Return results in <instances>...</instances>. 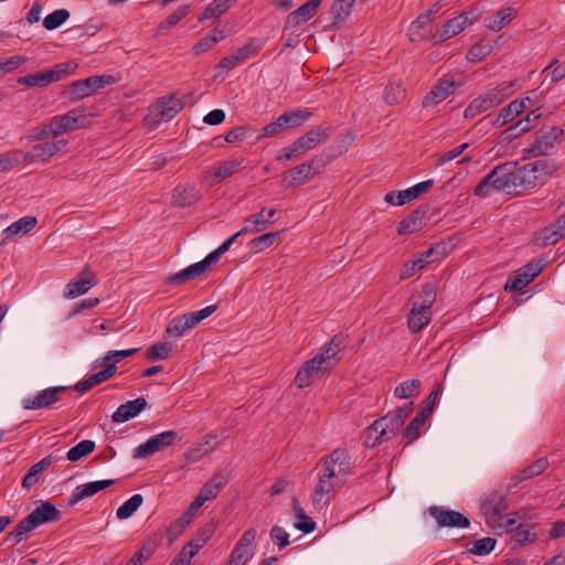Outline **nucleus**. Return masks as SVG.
<instances>
[{
  "mask_svg": "<svg viewBox=\"0 0 565 565\" xmlns=\"http://www.w3.org/2000/svg\"><path fill=\"white\" fill-rule=\"evenodd\" d=\"M545 164L544 160L519 167L516 162H505L494 167L475 188L473 194L487 198L493 192L519 195L536 185L537 171Z\"/></svg>",
  "mask_w": 565,
  "mask_h": 565,
  "instance_id": "1",
  "label": "nucleus"
},
{
  "mask_svg": "<svg viewBox=\"0 0 565 565\" xmlns=\"http://www.w3.org/2000/svg\"><path fill=\"white\" fill-rule=\"evenodd\" d=\"M351 472V460L347 450L338 448L326 456L311 495L315 509L322 510L329 505L331 493L347 482Z\"/></svg>",
  "mask_w": 565,
  "mask_h": 565,
  "instance_id": "2",
  "label": "nucleus"
},
{
  "mask_svg": "<svg viewBox=\"0 0 565 565\" xmlns=\"http://www.w3.org/2000/svg\"><path fill=\"white\" fill-rule=\"evenodd\" d=\"M61 516L62 513L55 505L47 501H40V504L8 533L6 540L15 545L25 540L34 529L46 523L57 522Z\"/></svg>",
  "mask_w": 565,
  "mask_h": 565,
  "instance_id": "3",
  "label": "nucleus"
},
{
  "mask_svg": "<svg viewBox=\"0 0 565 565\" xmlns=\"http://www.w3.org/2000/svg\"><path fill=\"white\" fill-rule=\"evenodd\" d=\"M331 349H321V351L305 362L295 376V384L299 388L311 385L319 380L326 372L334 367V353Z\"/></svg>",
  "mask_w": 565,
  "mask_h": 565,
  "instance_id": "4",
  "label": "nucleus"
},
{
  "mask_svg": "<svg viewBox=\"0 0 565 565\" xmlns=\"http://www.w3.org/2000/svg\"><path fill=\"white\" fill-rule=\"evenodd\" d=\"M413 409V403H409L405 406H399L395 408L393 412L386 414L385 416L376 419L370 427L369 431L376 433V437L374 439L373 446L394 438L398 431V429L404 424L406 417L411 414Z\"/></svg>",
  "mask_w": 565,
  "mask_h": 565,
  "instance_id": "5",
  "label": "nucleus"
},
{
  "mask_svg": "<svg viewBox=\"0 0 565 565\" xmlns=\"http://www.w3.org/2000/svg\"><path fill=\"white\" fill-rule=\"evenodd\" d=\"M183 108V104L180 98L174 94L163 96L154 105H151L145 116V124L149 129H154L162 122L170 121L174 118Z\"/></svg>",
  "mask_w": 565,
  "mask_h": 565,
  "instance_id": "6",
  "label": "nucleus"
},
{
  "mask_svg": "<svg viewBox=\"0 0 565 565\" xmlns=\"http://www.w3.org/2000/svg\"><path fill=\"white\" fill-rule=\"evenodd\" d=\"M441 392L443 385L440 383H437L434 390L425 398L422 409L416 414V416L403 430L404 437L408 439L407 444L413 443L420 436V427L424 425L426 419L431 415L436 405L437 397Z\"/></svg>",
  "mask_w": 565,
  "mask_h": 565,
  "instance_id": "7",
  "label": "nucleus"
},
{
  "mask_svg": "<svg viewBox=\"0 0 565 565\" xmlns=\"http://www.w3.org/2000/svg\"><path fill=\"white\" fill-rule=\"evenodd\" d=\"M265 41L256 38H252L243 46L236 49L233 54L223 57L220 63L215 66L216 71L221 73H227L235 68L237 65L244 63L252 56H255L260 49L264 46Z\"/></svg>",
  "mask_w": 565,
  "mask_h": 565,
  "instance_id": "8",
  "label": "nucleus"
},
{
  "mask_svg": "<svg viewBox=\"0 0 565 565\" xmlns=\"http://www.w3.org/2000/svg\"><path fill=\"white\" fill-rule=\"evenodd\" d=\"M66 145L67 141L64 139L36 143L29 151L21 150V156L19 157L20 163H45L50 161V159L54 157L58 151H61Z\"/></svg>",
  "mask_w": 565,
  "mask_h": 565,
  "instance_id": "9",
  "label": "nucleus"
},
{
  "mask_svg": "<svg viewBox=\"0 0 565 565\" xmlns=\"http://www.w3.org/2000/svg\"><path fill=\"white\" fill-rule=\"evenodd\" d=\"M178 439V434L174 430H166L158 435L151 436L146 443L140 444L134 449V458L142 459L158 451H162L168 447L174 445Z\"/></svg>",
  "mask_w": 565,
  "mask_h": 565,
  "instance_id": "10",
  "label": "nucleus"
},
{
  "mask_svg": "<svg viewBox=\"0 0 565 565\" xmlns=\"http://www.w3.org/2000/svg\"><path fill=\"white\" fill-rule=\"evenodd\" d=\"M541 260H531L521 267L513 276H510L505 282L504 289L522 290L531 284L542 271Z\"/></svg>",
  "mask_w": 565,
  "mask_h": 565,
  "instance_id": "11",
  "label": "nucleus"
},
{
  "mask_svg": "<svg viewBox=\"0 0 565 565\" xmlns=\"http://www.w3.org/2000/svg\"><path fill=\"white\" fill-rule=\"evenodd\" d=\"M70 387L67 386H53L38 392L34 396L25 397L22 401L24 409L33 411L40 408H46L58 402V395L66 392Z\"/></svg>",
  "mask_w": 565,
  "mask_h": 565,
  "instance_id": "12",
  "label": "nucleus"
},
{
  "mask_svg": "<svg viewBox=\"0 0 565 565\" xmlns=\"http://www.w3.org/2000/svg\"><path fill=\"white\" fill-rule=\"evenodd\" d=\"M428 511L439 527L467 529L470 526V520L458 511L446 510L437 505L430 507Z\"/></svg>",
  "mask_w": 565,
  "mask_h": 565,
  "instance_id": "13",
  "label": "nucleus"
},
{
  "mask_svg": "<svg viewBox=\"0 0 565 565\" xmlns=\"http://www.w3.org/2000/svg\"><path fill=\"white\" fill-rule=\"evenodd\" d=\"M319 167L320 160L317 159L298 164L286 173L284 181L288 186H299L316 175L318 173Z\"/></svg>",
  "mask_w": 565,
  "mask_h": 565,
  "instance_id": "14",
  "label": "nucleus"
},
{
  "mask_svg": "<svg viewBox=\"0 0 565 565\" xmlns=\"http://www.w3.org/2000/svg\"><path fill=\"white\" fill-rule=\"evenodd\" d=\"M563 130L553 126L548 129V131H541V135L534 140L526 152L532 157L547 156L554 149V141L561 137Z\"/></svg>",
  "mask_w": 565,
  "mask_h": 565,
  "instance_id": "15",
  "label": "nucleus"
},
{
  "mask_svg": "<svg viewBox=\"0 0 565 565\" xmlns=\"http://www.w3.org/2000/svg\"><path fill=\"white\" fill-rule=\"evenodd\" d=\"M434 184L433 180L419 182L406 190L396 192H388L385 194V202L392 205H404L405 203L417 199L423 193L427 192Z\"/></svg>",
  "mask_w": 565,
  "mask_h": 565,
  "instance_id": "16",
  "label": "nucleus"
},
{
  "mask_svg": "<svg viewBox=\"0 0 565 565\" xmlns=\"http://www.w3.org/2000/svg\"><path fill=\"white\" fill-rule=\"evenodd\" d=\"M242 166V161L237 159H228L220 162L214 171H206L202 175V182L206 183L210 186H213L226 178L235 174Z\"/></svg>",
  "mask_w": 565,
  "mask_h": 565,
  "instance_id": "17",
  "label": "nucleus"
},
{
  "mask_svg": "<svg viewBox=\"0 0 565 565\" xmlns=\"http://www.w3.org/2000/svg\"><path fill=\"white\" fill-rule=\"evenodd\" d=\"M323 0H308L298 9L290 12L285 21V30L292 29L308 22L317 13Z\"/></svg>",
  "mask_w": 565,
  "mask_h": 565,
  "instance_id": "18",
  "label": "nucleus"
},
{
  "mask_svg": "<svg viewBox=\"0 0 565 565\" xmlns=\"http://www.w3.org/2000/svg\"><path fill=\"white\" fill-rule=\"evenodd\" d=\"M481 510L490 519H498L508 510V498L503 491H491L481 502Z\"/></svg>",
  "mask_w": 565,
  "mask_h": 565,
  "instance_id": "19",
  "label": "nucleus"
},
{
  "mask_svg": "<svg viewBox=\"0 0 565 565\" xmlns=\"http://www.w3.org/2000/svg\"><path fill=\"white\" fill-rule=\"evenodd\" d=\"M97 284L95 275L89 269H84L76 278L66 285L64 296L70 299L86 294Z\"/></svg>",
  "mask_w": 565,
  "mask_h": 565,
  "instance_id": "20",
  "label": "nucleus"
},
{
  "mask_svg": "<svg viewBox=\"0 0 565 565\" xmlns=\"http://www.w3.org/2000/svg\"><path fill=\"white\" fill-rule=\"evenodd\" d=\"M211 265H212V263L209 260L207 257H205L201 262L192 264L189 267L182 269L181 271L170 275L167 278V284L182 285L185 281L193 280L196 277L204 274Z\"/></svg>",
  "mask_w": 565,
  "mask_h": 565,
  "instance_id": "21",
  "label": "nucleus"
},
{
  "mask_svg": "<svg viewBox=\"0 0 565 565\" xmlns=\"http://www.w3.org/2000/svg\"><path fill=\"white\" fill-rule=\"evenodd\" d=\"M115 483V480L113 479H106V480H99V481H92L84 484L77 486L73 492L71 493L68 498L70 504H76L77 502L90 498L97 492L113 486Z\"/></svg>",
  "mask_w": 565,
  "mask_h": 565,
  "instance_id": "22",
  "label": "nucleus"
},
{
  "mask_svg": "<svg viewBox=\"0 0 565 565\" xmlns=\"http://www.w3.org/2000/svg\"><path fill=\"white\" fill-rule=\"evenodd\" d=\"M148 403L145 397H138L121 404L111 415L114 423H125L146 409Z\"/></svg>",
  "mask_w": 565,
  "mask_h": 565,
  "instance_id": "23",
  "label": "nucleus"
},
{
  "mask_svg": "<svg viewBox=\"0 0 565 565\" xmlns=\"http://www.w3.org/2000/svg\"><path fill=\"white\" fill-rule=\"evenodd\" d=\"M455 87L456 82L454 79H440L435 86L431 87L429 93L425 96L423 100V106L429 107L439 104L440 102L445 100L450 94L454 93Z\"/></svg>",
  "mask_w": 565,
  "mask_h": 565,
  "instance_id": "24",
  "label": "nucleus"
},
{
  "mask_svg": "<svg viewBox=\"0 0 565 565\" xmlns=\"http://www.w3.org/2000/svg\"><path fill=\"white\" fill-rule=\"evenodd\" d=\"M428 209L417 207L409 215L399 222L397 233L398 235H406L409 233H416L426 225V214Z\"/></svg>",
  "mask_w": 565,
  "mask_h": 565,
  "instance_id": "25",
  "label": "nucleus"
},
{
  "mask_svg": "<svg viewBox=\"0 0 565 565\" xmlns=\"http://www.w3.org/2000/svg\"><path fill=\"white\" fill-rule=\"evenodd\" d=\"M472 24V20H467L466 14H460L456 18L448 20L443 29L433 35L435 42H444L457 34H459L465 28Z\"/></svg>",
  "mask_w": 565,
  "mask_h": 565,
  "instance_id": "26",
  "label": "nucleus"
},
{
  "mask_svg": "<svg viewBox=\"0 0 565 565\" xmlns=\"http://www.w3.org/2000/svg\"><path fill=\"white\" fill-rule=\"evenodd\" d=\"M200 199L201 193L194 184L178 185L172 193V203L178 207L191 206Z\"/></svg>",
  "mask_w": 565,
  "mask_h": 565,
  "instance_id": "27",
  "label": "nucleus"
},
{
  "mask_svg": "<svg viewBox=\"0 0 565 565\" xmlns=\"http://www.w3.org/2000/svg\"><path fill=\"white\" fill-rule=\"evenodd\" d=\"M117 371V366L115 363L107 364L104 370L90 375L84 381H79L74 386L75 391L79 393H85L92 390L94 386L109 380Z\"/></svg>",
  "mask_w": 565,
  "mask_h": 565,
  "instance_id": "28",
  "label": "nucleus"
},
{
  "mask_svg": "<svg viewBox=\"0 0 565 565\" xmlns=\"http://www.w3.org/2000/svg\"><path fill=\"white\" fill-rule=\"evenodd\" d=\"M332 128L328 125L319 126L317 129L309 130L307 134L297 139L298 146L308 151L313 149L321 140L328 138Z\"/></svg>",
  "mask_w": 565,
  "mask_h": 565,
  "instance_id": "29",
  "label": "nucleus"
},
{
  "mask_svg": "<svg viewBox=\"0 0 565 565\" xmlns=\"http://www.w3.org/2000/svg\"><path fill=\"white\" fill-rule=\"evenodd\" d=\"M525 108V99H515L500 110L497 118L492 121V125L495 127H502L512 121L516 116L521 115Z\"/></svg>",
  "mask_w": 565,
  "mask_h": 565,
  "instance_id": "30",
  "label": "nucleus"
},
{
  "mask_svg": "<svg viewBox=\"0 0 565 565\" xmlns=\"http://www.w3.org/2000/svg\"><path fill=\"white\" fill-rule=\"evenodd\" d=\"M516 14V10L512 8H504L499 10L495 14L484 19V25L494 32L500 31L508 25Z\"/></svg>",
  "mask_w": 565,
  "mask_h": 565,
  "instance_id": "31",
  "label": "nucleus"
},
{
  "mask_svg": "<svg viewBox=\"0 0 565 565\" xmlns=\"http://www.w3.org/2000/svg\"><path fill=\"white\" fill-rule=\"evenodd\" d=\"M53 462L52 456H46L32 465L22 479V488L31 489L39 482L40 475Z\"/></svg>",
  "mask_w": 565,
  "mask_h": 565,
  "instance_id": "32",
  "label": "nucleus"
},
{
  "mask_svg": "<svg viewBox=\"0 0 565 565\" xmlns=\"http://www.w3.org/2000/svg\"><path fill=\"white\" fill-rule=\"evenodd\" d=\"M227 483V478L222 473H216L200 490L198 497L204 502L215 498L221 489Z\"/></svg>",
  "mask_w": 565,
  "mask_h": 565,
  "instance_id": "33",
  "label": "nucleus"
},
{
  "mask_svg": "<svg viewBox=\"0 0 565 565\" xmlns=\"http://www.w3.org/2000/svg\"><path fill=\"white\" fill-rule=\"evenodd\" d=\"M561 239H563L562 234L553 222L548 226L536 232L533 242L539 247H546L558 243Z\"/></svg>",
  "mask_w": 565,
  "mask_h": 565,
  "instance_id": "34",
  "label": "nucleus"
},
{
  "mask_svg": "<svg viewBox=\"0 0 565 565\" xmlns=\"http://www.w3.org/2000/svg\"><path fill=\"white\" fill-rule=\"evenodd\" d=\"M355 0H334L331 8L330 14L332 17V26L339 28V24L349 18Z\"/></svg>",
  "mask_w": 565,
  "mask_h": 565,
  "instance_id": "35",
  "label": "nucleus"
},
{
  "mask_svg": "<svg viewBox=\"0 0 565 565\" xmlns=\"http://www.w3.org/2000/svg\"><path fill=\"white\" fill-rule=\"evenodd\" d=\"M96 92V86H94L90 77L85 79H78L71 84L68 88V94L72 99L79 100L85 97L90 96Z\"/></svg>",
  "mask_w": 565,
  "mask_h": 565,
  "instance_id": "36",
  "label": "nucleus"
},
{
  "mask_svg": "<svg viewBox=\"0 0 565 565\" xmlns=\"http://www.w3.org/2000/svg\"><path fill=\"white\" fill-rule=\"evenodd\" d=\"M65 132L74 131L84 125L86 116L82 109H72L68 113L57 116Z\"/></svg>",
  "mask_w": 565,
  "mask_h": 565,
  "instance_id": "37",
  "label": "nucleus"
},
{
  "mask_svg": "<svg viewBox=\"0 0 565 565\" xmlns=\"http://www.w3.org/2000/svg\"><path fill=\"white\" fill-rule=\"evenodd\" d=\"M430 321V311L420 310V308L413 306L408 316V329L412 333L419 332Z\"/></svg>",
  "mask_w": 565,
  "mask_h": 565,
  "instance_id": "38",
  "label": "nucleus"
},
{
  "mask_svg": "<svg viewBox=\"0 0 565 565\" xmlns=\"http://www.w3.org/2000/svg\"><path fill=\"white\" fill-rule=\"evenodd\" d=\"M548 460L545 457L539 458L532 463H530L527 467L522 469L519 475L516 476V479L519 482L530 480L536 476H540L548 468Z\"/></svg>",
  "mask_w": 565,
  "mask_h": 565,
  "instance_id": "39",
  "label": "nucleus"
},
{
  "mask_svg": "<svg viewBox=\"0 0 565 565\" xmlns=\"http://www.w3.org/2000/svg\"><path fill=\"white\" fill-rule=\"evenodd\" d=\"M265 213L266 209H263L258 213L248 216L245 220L243 232H247L248 234H256L265 231L269 226L268 218H265Z\"/></svg>",
  "mask_w": 565,
  "mask_h": 565,
  "instance_id": "40",
  "label": "nucleus"
},
{
  "mask_svg": "<svg viewBox=\"0 0 565 565\" xmlns=\"http://www.w3.org/2000/svg\"><path fill=\"white\" fill-rule=\"evenodd\" d=\"M36 225V217L24 216L12 223L4 230L6 238H11L14 235L25 234Z\"/></svg>",
  "mask_w": 565,
  "mask_h": 565,
  "instance_id": "41",
  "label": "nucleus"
},
{
  "mask_svg": "<svg viewBox=\"0 0 565 565\" xmlns=\"http://www.w3.org/2000/svg\"><path fill=\"white\" fill-rule=\"evenodd\" d=\"M143 497L139 493L134 494L125 501L116 511V516L119 520L129 519L142 505Z\"/></svg>",
  "mask_w": 565,
  "mask_h": 565,
  "instance_id": "42",
  "label": "nucleus"
},
{
  "mask_svg": "<svg viewBox=\"0 0 565 565\" xmlns=\"http://www.w3.org/2000/svg\"><path fill=\"white\" fill-rule=\"evenodd\" d=\"M447 255V245L446 244H436L435 246L429 247L425 252L418 254L417 260L422 264L423 267L430 263L439 262Z\"/></svg>",
  "mask_w": 565,
  "mask_h": 565,
  "instance_id": "43",
  "label": "nucleus"
},
{
  "mask_svg": "<svg viewBox=\"0 0 565 565\" xmlns=\"http://www.w3.org/2000/svg\"><path fill=\"white\" fill-rule=\"evenodd\" d=\"M281 121L285 124L287 129L301 126L311 117V113L303 109H297L292 111H286L280 115Z\"/></svg>",
  "mask_w": 565,
  "mask_h": 565,
  "instance_id": "44",
  "label": "nucleus"
},
{
  "mask_svg": "<svg viewBox=\"0 0 565 565\" xmlns=\"http://www.w3.org/2000/svg\"><path fill=\"white\" fill-rule=\"evenodd\" d=\"M52 78L53 74H49L47 71H45L26 76H21L17 79V83L20 85H25L28 87H45L49 84H51Z\"/></svg>",
  "mask_w": 565,
  "mask_h": 565,
  "instance_id": "45",
  "label": "nucleus"
},
{
  "mask_svg": "<svg viewBox=\"0 0 565 565\" xmlns=\"http://www.w3.org/2000/svg\"><path fill=\"white\" fill-rule=\"evenodd\" d=\"M422 382L418 379L404 381L394 390V396L401 399L412 397L419 394Z\"/></svg>",
  "mask_w": 565,
  "mask_h": 565,
  "instance_id": "46",
  "label": "nucleus"
},
{
  "mask_svg": "<svg viewBox=\"0 0 565 565\" xmlns=\"http://www.w3.org/2000/svg\"><path fill=\"white\" fill-rule=\"evenodd\" d=\"M230 9V0H214L212 1L202 14L199 15V21L203 22L211 18H218Z\"/></svg>",
  "mask_w": 565,
  "mask_h": 565,
  "instance_id": "47",
  "label": "nucleus"
},
{
  "mask_svg": "<svg viewBox=\"0 0 565 565\" xmlns=\"http://www.w3.org/2000/svg\"><path fill=\"white\" fill-rule=\"evenodd\" d=\"M94 449H95V443L93 440L85 439V440H82L81 443H78L77 445H75L74 447H72L67 451L66 458L70 461L75 462V461L82 459L83 457L92 454L94 451Z\"/></svg>",
  "mask_w": 565,
  "mask_h": 565,
  "instance_id": "48",
  "label": "nucleus"
},
{
  "mask_svg": "<svg viewBox=\"0 0 565 565\" xmlns=\"http://www.w3.org/2000/svg\"><path fill=\"white\" fill-rule=\"evenodd\" d=\"M278 235V232H269L257 236L249 242V247L254 253H260L270 247L277 239Z\"/></svg>",
  "mask_w": 565,
  "mask_h": 565,
  "instance_id": "49",
  "label": "nucleus"
},
{
  "mask_svg": "<svg viewBox=\"0 0 565 565\" xmlns=\"http://www.w3.org/2000/svg\"><path fill=\"white\" fill-rule=\"evenodd\" d=\"M70 18L66 9H58L47 14L43 20V26L46 30H55L60 28Z\"/></svg>",
  "mask_w": 565,
  "mask_h": 565,
  "instance_id": "50",
  "label": "nucleus"
},
{
  "mask_svg": "<svg viewBox=\"0 0 565 565\" xmlns=\"http://www.w3.org/2000/svg\"><path fill=\"white\" fill-rule=\"evenodd\" d=\"M214 531L215 526L213 523L205 524L196 532V534L189 542V544L199 552L204 546V544L212 537Z\"/></svg>",
  "mask_w": 565,
  "mask_h": 565,
  "instance_id": "51",
  "label": "nucleus"
},
{
  "mask_svg": "<svg viewBox=\"0 0 565 565\" xmlns=\"http://www.w3.org/2000/svg\"><path fill=\"white\" fill-rule=\"evenodd\" d=\"M420 302H415L413 306L420 308V310L430 311L435 300L436 290L431 284H425L419 294Z\"/></svg>",
  "mask_w": 565,
  "mask_h": 565,
  "instance_id": "52",
  "label": "nucleus"
},
{
  "mask_svg": "<svg viewBox=\"0 0 565 565\" xmlns=\"http://www.w3.org/2000/svg\"><path fill=\"white\" fill-rule=\"evenodd\" d=\"M20 149H13L0 153V173L9 172L12 168L20 166Z\"/></svg>",
  "mask_w": 565,
  "mask_h": 565,
  "instance_id": "53",
  "label": "nucleus"
},
{
  "mask_svg": "<svg viewBox=\"0 0 565 565\" xmlns=\"http://www.w3.org/2000/svg\"><path fill=\"white\" fill-rule=\"evenodd\" d=\"M292 504L299 519L295 524V527L303 533L312 532L316 527L313 520L303 512V510L298 505V501L296 499H294Z\"/></svg>",
  "mask_w": 565,
  "mask_h": 565,
  "instance_id": "54",
  "label": "nucleus"
},
{
  "mask_svg": "<svg viewBox=\"0 0 565 565\" xmlns=\"http://www.w3.org/2000/svg\"><path fill=\"white\" fill-rule=\"evenodd\" d=\"M171 347L167 342H157L146 351V358L151 361L166 360L169 358Z\"/></svg>",
  "mask_w": 565,
  "mask_h": 565,
  "instance_id": "55",
  "label": "nucleus"
},
{
  "mask_svg": "<svg viewBox=\"0 0 565 565\" xmlns=\"http://www.w3.org/2000/svg\"><path fill=\"white\" fill-rule=\"evenodd\" d=\"M497 540L493 537H483L473 542L469 552L473 555L483 556L488 555L495 547Z\"/></svg>",
  "mask_w": 565,
  "mask_h": 565,
  "instance_id": "56",
  "label": "nucleus"
},
{
  "mask_svg": "<svg viewBox=\"0 0 565 565\" xmlns=\"http://www.w3.org/2000/svg\"><path fill=\"white\" fill-rule=\"evenodd\" d=\"M489 109H491V107H488L487 99L480 95L468 105L463 111V117L466 119H471Z\"/></svg>",
  "mask_w": 565,
  "mask_h": 565,
  "instance_id": "57",
  "label": "nucleus"
},
{
  "mask_svg": "<svg viewBox=\"0 0 565 565\" xmlns=\"http://www.w3.org/2000/svg\"><path fill=\"white\" fill-rule=\"evenodd\" d=\"M76 67H77V64L72 63V62L60 63V64L55 65L54 68L47 71L49 74H53V78L51 79V83L61 81L66 75L74 73Z\"/></svg>",
  "mask_w": 565,
  "mask_h": 565,
  "instance_id": "58",
  "label": "nucleus"
},
{
  "mask_svg": "<svg viewBox=\"0 0 565 565\" xmlns=\"http://www.w3.org/2000/svg\"><path fill=\"white\" fill-rule=\"evenodd\" d=\"M225 38L224 32H220V38H215V35H207L200 40L194 46L193 51L196 55H200L210 49H212L216 43L222 41Z\"/></svg>",
  "mask_w": 565,
  "mask_h": 565,
  "instance_id": "59",
  "label": "nucleus"
},
{
  "mask_svg": "<svg viewBox=\"0 0 565 565\" xmlns=\"http://www.w3.org/2000/svg\"><path fill=\"white\" fill-rule=\"evenodd\" d=\"M491 53V45L478 43L470 47L467 53V60L469 62H479Z\"/></svg>",
  "mask_w": 565,
  "mask_h": 565,
  "instance_id": "60",
  "label": "nucleus"
},
{
  "mask_svg": "<svg viewBox=\"0 0 565 565\" xmlns=\"http://www.w3.org/2000/svg\"><path fill=\"white\" fill-rule=\"evenodd\" d=\"M482 97L487 99L488 107L494 108L503 103V100L507 97L505 88L495 87L492 89H489L484 94H482Z\"/></svg>",
  "mask_w": 565,
  "mask_h": 565,
  "instance_id": "61",
  "label": "nucleus"
},
{
  "mask_svg": "<svg viewBox=\"0 0 565 565\" xmlns=\"http://www.w3.org/2000/svg\"><path fill=\"white\" fill-rule=\"evenodd\" d=\"M270 539L278 546L279 550L285 548L290 544L289 534L281 526L275 525L270 530Z\"/></svg>",
  "mask_w": 565,
  "mask_h": 565,
  "instance_id": "62",
  "label": "nucleus"
},
{
  "mask_svg": "<svg viewBox=\"0 0 565 565\" xmlns=\"http://www.w3.org/2000/svg\"><path fill=\"white\" fill-rule=\"evenodd\" d=\"M183 321L184 319L182 315L173 318L167 327V333L174 338L182 337L189 330V328L186 327V324L183 323Z\"/></svg>",
  "mask_w": 565,
  "mask_h": 565,
  "instance_id": "63",
  "label": "nucleus"
},
{
  "mask_svg": "<svg viewBox=\"0 0 565 565\" xmlns=\"http://www.w3.org/2000/svg\"><path fill=\"white\" fill-rule=\"evenodd\" d=\"M26 62V57L23 55H14L7 60H0V71L6 74L10 73Z\"/></svg>",
  "mask_w": 565,
  "mask_h": 565,
  "instance_id": "64",
  "label": "nucleus"
}]
</instances>
